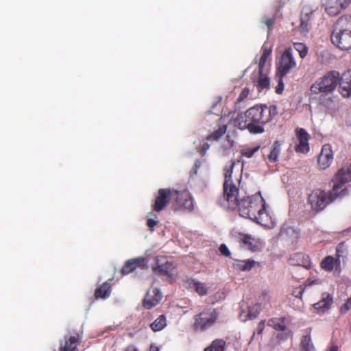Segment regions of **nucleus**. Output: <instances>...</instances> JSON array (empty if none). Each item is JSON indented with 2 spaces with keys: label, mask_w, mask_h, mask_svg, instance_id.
<instances>
[{
  "label": "nucleus",
  "mask_w": 351,
  "mask_h": 351,
  "mask_svg": "<svg viewBox=\"0 0 351 351\" xmlns=\"http://www.w3.org/2000/svg\"><path fill=\"white\" fill-rule=\"evenodd\" d=\"M158 223V221L154 219L149 218L147 220V226L151 230H153L154 227Z\"/></svg>",
  "instance_id": "43"
},
{
  "label": "nucleus",
  "mask_w": 351,
  "mask_h": 351,
  "mask_svg": "<svg viewBox=\"0 0 351 351\" xmlns=\"http://www.w3.org/2000/svg\"><path fill=\"white\" fill-rule=\"evenodd\" d=\"M227 126L223 125L207 136L208 141H218L226 132Z\"/></svg>",
  "instance_id": "32"
},
{
  "label": "nucleus",
  "mask_w": 351,
  "mask_h": 351,
  "mask_svg": "<svg viewBox=\"0 0 351 351\" xmlns=\"http://www.w3.org/2000/svg\"><path fill=\"white\" fill-rule=\"evenodd\" d=\"M271 50L265 47H263L262 49V54L258 62V71H263L264 66L265 65L266 61L267 58L271 55Z\"/></svg>",
  "instance_id": "35"
},
{
  "label": "nucleus",
  "mask_w": 351,
  "mask_h": 351,
  "mask_svg": "<svg viewBox=\"0 0 351 351\" xmlns=\"http://www.w3.org/2000/svg\"><path fill=\"white\" fill-rule=\"evenodd\" d=\"M219 312L213 307H204L193 317L192 329L195 332H204L212 328L218 322Z\"/></svg>",
  "instance_id": "4"
},
{
  "label": "nucleus",
  "mask_w": 351,
  "mask_h": 351,
  "mask_svg": "<svg viewBox=\"0 0 351 351\" xmlns=\"http://www.w3.org/2000/svg\"><path fill=\"white\" fill-rule=\"evenodd\" d=\"M275 106L256 105L247 109L243 114L237 117V121L240 130H247L253 134L265 132V125L277 114Z\"/></svg>",
  "instance_id": "2"
},
{
  "label": "nucleus",
  "mask_w": 351,
  "mask_h": 351,
  "mask_svg": "<svg viewBox=\"0 0 351 351\" xmlns=\"http://www.w3.org/2000/svg\"><path fill=\"white\" fill-rule=\"evenodd\" d=\"M226 346V343L223 339H216L204 351H225Z\"/></svg>",
  "instance_id": "28"
},
{
  "label": "nucleus",
  "mask_w": 351,
  "mask_h": 351,
  "mask_svg": "<svg viewBox=\"0 0 351 351\" xmlns=\"http://www.w3.org/2000/svg\"><path fill=\"white\" fill-rule=\"evenodd\" d=\"M176 190L171 189H160L156 196L154 203L152 205L153 210L160 212L165 209L171 198H175Z\"/></svg>",
  "instance_id": "11"
},
{
  "label": "nucleus",
  "mask_w": 351,
  "mask_h": 351,
  "mask_svg": "<svg viewBox=\"0 0 351 351\" xmlns=\"http://www.w3.org/2000/svg\"><path fill=\"white\" fill-rule=\"evenodd\" d=\"M333 304V296L328 292H324L321 295V299L313 304V308L318 313H324L328 311Z\"/></svg>",
  "instance_id": "18"
},
{
  "label": "nucleus",
  "mask_w": 351,
  "mask_h": 351,
  "mask_svg": "<svg viewBox=\"0 0 351 351\" xmlns=\"http://www.w3.org/2000/svg\"><path fill=\"white\" fill-rule=\"evenodd\" d=\"M189 285L191 287L194 288L195 289V291L199 295H205L208 293V289L206 287V285L200 282L196 281L195 280H191L189 281Z\"/></svg>",
  "instance_id": "30"
},
{
  "label": "nucleus",
  "mask_w": 351,
  "mask_h": 351,
  "mask_svg": "<svg viewBox=\"0 0 351 351\" xmlns=\"http://www.w3.org/2000/svg\"><path fill=\"white\" fill-rule=\"evenodd\" d=\"M296 256H303V255H302V254H296Z\"/></svg>",
  "instance_id": "50"
},
{
  "label": "nucleus",
  "mask_w": 351,
  "mask_h": 351,
  "mask_svg": "<svg viewBox=\"0 0 351 351\" xmlns=\"http://www.w3.org/2000/svg\"><path fill=\"white\" fill-rule=\"evenodd\" d=\"M167 326V319L165 315H160L153 323L150 324V328L154 332L162 330Z\"/></svg>",
  "instance_id": "29"
},
{
  "label": "nucleus",
  "mask_w": 351,
  "mask_h": 351,
  "mask_svg": "<svg viewBox=\"0 0 351 351\" xmlns=\"http://www.w3.org/2000/svg\"><path fill=\"white\" fill-rule=\"evenodd\" d=\"M332 181L334 182L332 192L336 196L343 197L347 195L348 190L346 188L343 189V186L346 183L351 182V162L350 165L339 169Z\"/></svg>",
  "instance_id": "8"
},
{
  "label": "nucleus",
  "mask_w": 351,
  "mask_h": 351,
  "mask_svg": "<svg viewBox=\"0 0 351 351\" xmlns=\"http://www.w3.org/2000/svg\"><path fill=\"white\" fill-rule=\"evenodd\" d=\"M319 283V281L318 280H313V281H306L304 286H300L297 288H295L293 291V295L295 296V298H302V294L304 292L306 288L308 286H311L313 284H318Z\"/></svg>",
  "instance_id": "31"
},
{
  "label": "nucleus",
  "mask_w": 351,
  "mask_h": 351,
  "mask_svg": "<svg viewBox=\"0 0 351 351\" xmlns=\"http://www.w3.org/2000/svg\"><path fill=\"white\" fill-rule=\"evenodd\" d=\"M313 348L310 335L303 336L301 341V351H313Z\"/></svg>",
  "instance_id": "34"
},
{
  "label": "nucleus",
  "mask_w": 351,
  "mask_h": 351,
  "mask_svg": "<svg viewBox=\"0 0 351 351\" xmlns=\"http://www.w3.org/2000/svg\"><path fill=\"white\" fill-rule=\"evenodd\" d=\"M241 247L253 252L261 251L263 243L258 238L241 232H236L234 235Z\"/></svg>",
  "instance_id": "10"
},
{
  "label": "nucleus",
  "mask_w": 351,
  "mask_h": 351,
  "mask_svg": "<svg viewBox=\"0 0 351 351\" xmlns=\"http://www.w3.org/2000/svg\"><path fill=\"white\" fill-rule=\"evenodd\" d=\"M160 259L158 257L156 258V265L152 267V270L155 274L160 276H171V271L174 269L173 264L169 261H167L164 258Z\"/></svg>",
  "instance_id": "17"
},
{
  "label": "nucleus",
  "mask_w": 351,
  "mask_h": 351,
  "mask_svg": "<svg viewBox=\"0 0 351 351\" xmlns=\"http://www.w3.org/2000/svg\"><path fill=\"white\" fill-rule=\"evenodd\" d=\"M175 200L176 203L173 205L174 210H189L191 211L193 208V202L190 194L186 191L179 192L176 191L175 192Z\"/></svg>",
  "instance_id": "12"
},
{
  "label": "nucleus",
  "mask_w": 351,
  "mask_h": 351,
  "mask_svg": "<svg viewBox=\"0 0 351 351\" xmlns=\"http://www.w3.org/2000/svg\"><path fill=\"white\" fill-rule=\"evenodd\" d=\"M234 165L235 162L232 160L230 165L226 166L224 168L223 192V196L220 199L222 201L229 202L232 206L237 205L235 195H237V192L239 191L237 184L234 183L232 180V169Z\"/></svg>",
  "instance_id": "6"
},
{
  "label": "nucleus",
  "mask_w": 351,
  "mask_h": 351,
  "mask_svg": "<svg viewBox=\"0 0 351 351\" xmlns=\"http://www.w3.org/2000/svg\"><path fill=\"white\" fill-rule=\"evenodd\" d=\"M147 266V261L144 257H137L128 260L122 269L121 273L123 276L128 275L134 271L137 268L144 269Z\"/></svg>",
  "instance_id": "14"
},
{
  "label": "nucleus",
  "mask_w": 351,
  "mask_h": 351,
  "mask_svg": "<svg viewBox=\"0 0 351 351\" xmlns=\"http://www.w3.org/2000/svg\"><path fill=\"white\" fill-rule=\"evenodd\" d=\"M326 351H338V347L337 346H332Z\"/></svg>",
  "instance_id": "47"
},
{
  "label": "nucleus",
  "mask_w": 351,
  "mask_h": 351,
  "mask_svg": "<svg viewBox=\"0 0 351 351\" xmlns=\"http://www.w3.org/2000/svg\"><path fill=\"white\" fill-rule=\"evenodd\" d=\"M250 90L249 88H247V87L244 88L242 90L241 93H240L237 101L239 102L243 101L244 99H245L248 97V95H250Z\"/></svg>",
  "instance_id": "41"
},
{
  "label": "nucleus",
  "mask_w": 351,
  "mask_h": 351,
  "mask_svg": "<svg viewBox=\"0 0 351 351\" xmlns=\"http://www.w3.org/2000/svg\"><path fill=\"white\" fill-rule=\"evenodd\" d=\"M333 160V153L330 145H324L318 157V165L321 169H326L330 167Z\"/></svg>",
  "instance_id": "15"
},
{
  "label": "nucleus",
  "mask_w": 351,
  "mask_h": 351,
  "mask_svg": "<svg viewBox=\"0 0 351 351\" xmlns=\"http://www.w3.org/2000/svg\"><path fill=\"white\" fill-rule=\"evenodd\" d=\"M338 196L332 192V189L326 192L319 189H314L308 195V202L312 209L317 212L324 209L327 205L335 199Z\"/></svg>",
  "instance_id": "7"
},
{
  "label": "nucleus",
  "mask_w": 351,
  "mask_h": 351,
  "mask_svg": "<svg viewBox=\"0 0 351 351\" xmlns=\"http://www.w3.org/2000/svg\"><path fill=\"white\" fill-rule=\"evenodd\" d=\"M267 325L278 331H285L287 330L285 317H284L271 318L268 320Z\"/></svg>",
  "instance_id": "27"
},
{
  "label": "nucleus",
  "mask_w": 351,
  "mask_h": 351,
  "mask_svg": "<svg viewBox=\"0 0 351 351\" xmlns=\"http://www.w3.org/2000/svg\"><path fill=\"white\" fill-rule=\"evenodd\" d=\"M149 351H160V349L158 347H157L154 345H151Z\"/></svg>",
  "instance_id": "46"
},
{
  "label": "nucleus",
  "mask_w": 351,
  "mask_h": 351,
  "mask_svg": "<svg viewBox=\"0 0 351 351\" xmlns=\"http://www.w3.org/2000/svg\"><path fill=\"white\" fill-rule=\"evenodd\" d=\"M339 92L343 97L351 96V70L345 71L339 77Z\"/></svg>",
  "instance_id": "19"
},
{
  "label": "nucleus",
  "mask_w": 351,
  "mask_h": 351,
  "mask_svg": "<svg viewBox=\"0 0 351 351\" xmlns=\"http://www.w3.org/2000/svg\"><path fill=\"white\" fill-rule=\"evenodd\" d=\"M276 77L278 79V85L276 87V93L277 94H282L284 90V82L283 79L285 76H281L278 75V73L276 74Z\"/></svg>",
  "instance_id": "39"
},
{
  "label": "nucleus",
  "mask_w": 351,
  "mask_h": 351,
  "mask_svg": "<svg viewBox=\"0 0 351 351\" xmlns=\"http://www.w3.org/2000/svg\"><path fill=\"white\" fill-rule=\"evenodd\" d=\"M294 49L299 53L301 58H304L308 53V47L302 43H294Z\"/></svg>",
  "instance_id": "36"
},
{
  "label": "nucleus",
  "mask_w": 351,
  "mask_h": 351,
  "mask_svg": "<svg viewBox=\"0 0 351 351\" xmlns=\"http://www.w3.org/2000/svg\"><path fill=\"white\" fill-rule=\"evenodd\" d=\"M258 78L256 80L254 77H252L253 83L257 86L259 92L264 89L269 88L270 80L269 78L263 73V71H258Z\"/></svg>",
  "instance_id": "24"
},
{
  "label": "nucleus",
  "mask_w": 351,
  "mask_h": 351,
  "mask_svg": "<svg viewBox=\"0 0 351 351\" xmlns=\"http://www.w3.org/2000/svg\"><path fill=\"white\" fill-rule=\"evenodd\" d=\"M348 255V250L345 242L339 243L336 247V258L341 261V258H346Z\"/></svg>",
  "instance_id": "33"
},
{
  "label": "nucleus",
  "mask_w": 351,
  "mask_h": 351,
  "mask_svg": "<svg viewBox=\"0 0 351 351\" xmlns=\"http://www.w3.org/2000/svg\"><path fill=\"white\" fill-rule=\"evenodd\" d=\"M219 251L220 252L226 256H229L230 255V250H228V247L226 246V245L225 244H221L220 246H219Z\"/></svg>",
  "instance_id": "44"
},
{
  "label": "nucleus",
  "mask_w": 351,
  "mask_h": 351,
  "mask_svg": "<svg viewBox=\"0 0 351 351\" xmlns=\"http://www.w3.org/2000/svg\"><path fill=\"white\" fill-rule=\"evenodd\" d=\"M295 66L296 62L292 55L291 49H286L276 63V73L281 76H286Z\"/></svg>",
  "instance_id": "9"
},
{
  "label": "nucleus",
  "mask_w": 351,
  "mask_h": 351,
  "mask_svg": "<svg viewBox=\"0 0 351 351\" xmlns=\"http://www.w3.org/2000/svg\"><path fill=\"white\" fill-rule=\"evenodd\" d=\"M162 299V293L160 291L154 288L152 291H149L144 300H143V306L147 309H151L155 306H156L158 302Z\"/></svg>",
  "instance_id": "20"
},
{
  "label": "nucleus",
  "mask_w": 351,
  "mask_h": 351,
  "mask_svg": "<svg viewBox=\"0 0 351 351\" xmlns=\"http://www.w3.org/2000/svg\"><path fill=\"white\" fill-rule=\"evenodd\" d=\"M255 265L256 261L250 259L237 260L233 264L235 269L243 271L251 270Z\"/></svg>",
  "instance_id": "25"
},
{
  "label": "nucleus",
  "mask_w": 351,
  "mask_h": 351,
  "mask_svg": "<svg viewBox=\"0 0 351 351\" xmlns=\"http://www.w3.org/2000/svg\"><path fill=\"white\" fill-rule=\"evenodd\" d=\"M339 84V73L332 71L327 73L324 76L315 81L310 88L312 94L320 95L319 100L327 95L332 94Z\"/></svg>",
  "instance_id": "5"
},
{
  "label": "nucleus",
  "mask_w": 351,
  "mask_h": 351,
  "mask_svg": "<svg viewBox=\"0 0 351 351\" xmlns=\"http://www.w3.org/2000/svg\"><path fill=\"white\" fill-rule=\"evenodd\" d=\"M148 215H154V214L152 212L148 213Z\"/></svg>",
  "instance_id": "49"
},
{
  "label": "nucleus",
  "mask_w": 351,
  "mask_h": 351,
  "mask_svg": "<svg viewBox=\"0 0 351 351\" xmlns=\"http://www.w3.org/2000/svg\"><path fill=\"white\" fill-rule=\"evenodd\" d=\"M332 43L341 50L351 49V20L348 17L339 18L331 34Z\"/></svg>",
  "instance_id": "3"
},
{
  "label": "nucleus",
  "mask_w": 351,
  "mask_h": 351,
  "mask_svg": "<svg viewBox=\"0 0 351 351\" xmlns=\"http://www.w3.org/2000/svg\"><path fill=\"white\" fill-rule=\"evenodd\" d=\"M315 11L316 10L310 5H306L303 6L300 15V24L299 25L300 32L307 33L309 32Z\"/></svg>",
  "instance_id": "13"
},
{
  "label": "nucleus",
  "mask_w": 351,
  "mask_h": 351,
  "mask_svg": "<svg viewBox=\"0 0 351 351\" xmlns=\"http://www.w3.org/2000/svg\"><path fill=\"white\" fill-rule=\"evenodd\" d=\"M209 148V145L208 143L204 144L202 147V151L206 152Z\"/></svg>",
  "instance_id": "48"
},
{
  "label": "nucleus",
  "mask_w": 351,
  "mask_h": 351,
  "mask_svg": "<svg viewBox=\"0 0 351 351\" xmlns=\"http://www.w3.org/2000/svg\"><path fill=\"white\" fill-rule=\"evenodd\" d=\"M125 351H138V349L134 346H129L126 348Z\"/></svg>",
  "instance_id": "45"
},
{
  "label": "nucleus",
  "mask_w": 351,
  "mask_h": 351,
  "mask_svg": "<svg viewBox=\"0 0 351 351\" xmlns=\"http://www.w3.org/2000/svg\"><path fill=\"white\" fill-rule=\"evenodd\" d=\"M259 148H260V147L257 146L254 148L243 149L241 151V154L242 156H243L246 158H251L259 149Z\"/></svg>",
  "instance_id": "38"
},
{
  "label": "nucleus",
  "mask_w": 351,
  "mask_h": 351,
  "mask_svg": "<svg viewBox=\"0 0 351 351\" xmlns=\"http://www.w3.org/2000/svg\"><path fill=\"white\" fill-rule=\"evenodd\" d=\"M282 143L279 141H276L272 145L271 151L267 155L269 162H276L278 160V156L281 152Z\"/></svg>",
  "instance_id": "26"
},
{
  "label": "nucleus",
  "mask_w": 351,
  "mask_h": 351,
  "mask_svg": "<svg viewBox=\"0 0 351 351\" xmlns=\"http://www.w3.org/2000/svg\"><path fill=\"white\" fill-rule=\"evenodd\" d=\"M296 135L299 141V143L295 147V152L298 153L306 154L309 152L308 140L309 134L303 128H298L296 130Z\"/></svg>",
  "instance_id": "16"
},
{
  "label": "nucleus",
  "mask_w": 351,
  "mask_h": 351,
  "mask_svg": "<svg viewBox=\"0 0 351 351\" xmlns=\"http://www.w3.org/2000/svg\"><path fill=\"white\" fill-rule=\"evenodd\" d=\"M111 281V279L106 281L95 289L94 295L96 299H106L110 297L112 291Z\"/></svg>",
  "instance_id": "23"
},
{
  "label": "nucleus",
  "mask_w": 351,
  "mask_h": 351,
  "mask_svg": "<svg viewBox=\"0 0 351 351\" xmlns=\"http://www.w3.org/2000/svg\"><path fill=\"white\" fill-rule=\"evenodd\" d=\"M320 267L326 271H332L333 269H340L341 261L332 256H326L320 263Z\"/></svg>",
  "instance_id": "22"
},
{
  "label": "nucleus",
  "mask_w": 351,
  "mask_h": 351,
  "mask_svg": "<svg viewBox=\"0 0 351 351\" xmlns=\"http://www.w3.org/2000/svg\"><path fill=\"white\" fill-rule=\"evenodd\" d=\"M262 22L265 23L268 29H271L272 26L275 23V20L274 19H270L267 16H264L262 19Z\"/></svg>",
  "instance_id": "42"
},
{
  "label": "nucleus",
  "mask_w": 351,
  "mask_h": 351,
  "mask_svg": "<svg viewBox=\"0 0 351 351\" xmlns=\"http://www.w3.org/2000/svg\"><path fill=\"white\" fill-rule=\"evenodd\" d=\"M236 196L237 205L232 206L226 200L219 199L221 206L228 209L239 208L241 217L248 218L264 226H269L271 217L266 210V203L260 193L252 196L241 197L239 200V191Z\"/></svg>",
  "instance_id": "1"
},
{
  "label": "nucleus",
  "mask_w": 351,
  "mask_h": 351,
  "mask_svg": "<svg viewBox=\"0 0 351 351\" xmlns=\"http://www.w3.org/2000/svg\"><path fill=\"white\" fill-rule=\"evenodd\" d=\"M265 320L261 321L258 324L256 330L253 332V335L251 337V341L254 339L256 333H257L258 335H261L265 329Z\"/></svg>",
  "instance_id": "40"
},
{
  "label": "nucleus",
  "mask_w": 351,
  "mask_h": 351,
  "mask_svg": "<svg viewBox=\"0 0 351 351\" xmlns=\"http://www.w3.org/2000/svg\"><path fill=\"white\" fill-rule=\"evenodd\" d=\"M82 339V335L75 332L71 336H65V342L60 347V351H78L77 346Z\"/></svg>",
  "instance_id": "21"
},
{
  "label": "nucleus",
  "mask_w": 351,
  "mask_h": 351,
  "mask_svg": "<svg viewBox=\"0 0 351 351\" xmlns=\"http://www.w3.org/2000/svg\"><path fill=\"white\" fill-rule=\"evenodd\" d=\"M261 309V304H256L248 308V317L250 319L256 318L260 313Z\"/></svg>",
  "instance_id": "37"
}]
</instances>
